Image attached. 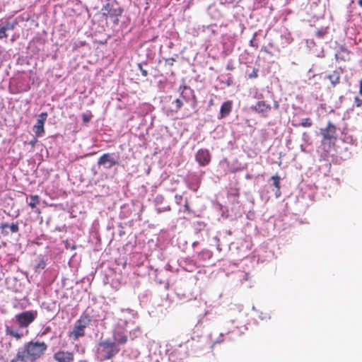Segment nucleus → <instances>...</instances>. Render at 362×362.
Returning <instances> with one entry per match:
<instances>
[{
  "mask_svg": "<svg viewBox=\"0 0 362 362\" xmlns=\"http://www.w3.org/2000/svg\"><path fill=\"white\" fill-rule=\"evenodd\" d=\"M79 362H87V361H79Z\"/></svg>",
  "mask_w": 362,
  "mask_h": 362,
  "instance_id": "nucleus-40",
  "label": "nucleus"
},
{
  "mask_svg": "<svg viewBox=\"0 0 362 362\" xmlns=\"http://www.w3.org/2000/svg\"><path fill=\"white\" fill-rule=\"evenodd\" d=\"M273 180V185L276 189H281L280 177L278 175H274L271 177Z\"/></svg>",
  "mask_w": 362,
  "mask_h": 362,
  "instance_id": "nucleus-20",
  "label": "nucleus"
},
{
  "mask_svg": "<svg viewBox=\"0 0 362 362\" xmlns=\"http://www.w3.org/2000/svg\"><path fill=\"white\" fill-rule=\"evenodd\" d=\"M300 125L303 127H310L313 125L311 119L309 117L303 119Z\"/></svg>",
  "mask_w": 362,
  "mask_h": 362,
  "instance_id": "nucleus-22",
  "label": "nucleus"
},
{
  "mask_svg": "<svg viewBox=\"0 0 362 362\" xmlns=\"http://www.w3.org/2000/svg\"><path fill=\"white\" fill-rule=\"evenodd\" d=\"M320 134L322 146H327L329 149L334 146L337 139V127L332 122L329 121L325 128L320 129Z\"/></svg>",
  "mask_w": 362,
  "mask_h": 362,
  "instance_id": "nucleus-5",
  "label": "nucleus"
},
{
  "mask_svg": "<svg viewBox=\"0 0 362 362\" xmlns=\"http://www.w3.org/2000/svg\"><path fill=\"white\" fill-rule=\"evenodd\" d=\"M354 105L356 107H360L362 105V99L359 98L358 96L354 98Z\"/></svg>",
  "mask_w": 362,
  "mask_h": 362,
  "instance_id": "nucleus-24",
  "label": "nucleus"
},
{
  "mask_svg": "<svg viewBox=\"0 0 362 362\" xmlns=\"http://www.w3.org/2000/svg\"><path fill=\"white\" fill-rule=\"evenodd\" d=\"M40 202V197L35 194V195H30V202H27L28 206L31 207L32 209H35L37 205H38Z\"/></svg>",
  "mask_w": 362,
  "mask_h": 362,
  "instance_id": "nucleus-18",
  "label": "nucleus"
},
{
  "mask_svg": "<svg viewBox=\"0 0 362 362\" xmlns=\"http://www.w3.org/2000/svg\"><path fill=\"white\" fill-rule=\"evenodd\" d=\"M257 72H258V70L256 69H254L252 72L250 74H249V78H257L258 76Z\"/></svg>",
  "mask_w": 362,
  "mask_h": 362,
  "instance_id": "nucleus-29",
  "label": "nucleus"
},
{
  "mask_svg": "<svg viewBox=\"0 0 362 362\" xmlns=\"http://www.w3.org/2000/svg\"><path fill=\"white\" fill-rule=\"evenodd\" d=\"M359 93H360L361 95H362V79L360 81Z\"/></svg>",
  "mask_w": 362,
  "mask_h": 362,
  "instance_id": "nucleus-35",
  "label": "nucleus"
},
{
  "mask_svg": "<svg viewBox=\"0 0 362 362\" xmlns=\"http://www.w3.org/2000/svg\"><path fill=\"white\" fill-rule=\"evenodd\" d=\"M47 347L45 341H28L18 350L10 362H35L45 355Z\"/></svg>",
  "mask_w": 362,
  "mask_h": 362,
  "instance_id": "nucleus-1",
  "label": "nucleus"
},
{
  "mask_svg": "<svg viewBox=\"0 0 362 362\" xmlns=\"http://www.w3.org/2000/svg\"><path fill=\"white\" fill-rule=\"evenodd\" d=\"M37 310H27L15 315V320L18 325V327H14L11 325L5 326L6 335L9 336L16 340L21 339L25 335L28 333L27 330L25 333L22 332V329H27L37 318Z\"/></svg>",
  "mask_w": 362,
  "mask_h": 362,
  "instance_id": "nucleus-2",
  "label": "nucleus"
},
{
  "mask_svg": "<svg viewBox=\"0 0 362 362\" xmlns=\"http://www.w3.org/2000/svg\"><path fill=\"white\" fill-rule=\"evenodd\" d=\"M53 358L56 362H74V354L71 351L65 350H59L53 355Z\"/></svg>",
  "mask_w": 362,
  "mask_h": 362,
  "instance_id": "nucleus-8",
  "label": "nucleus"
},
{
  "mask_svg": "<svg viewBox=\"0 0 362 362\" xmlns=\"http://www.w3.org/2000/svg\"><path fill=\"white\" fill-rule=\"evenodd\" d=\"M99 165H103L105 168L110 169L112 166L117 164V161L112 157L110 153H104L100 157L98 161Z\"/></svg>",
  "mask_w": 362,
  "mask_h": 362,
  "instance_id": "nucleus-11",
  "label": "nucleus"
},
{
  "mask_svg": "<svg viewBox=\"0 0 362 362\" xmlns=\"http://www.w3.org/2000/svg\"><path fill=\"white\" fill-rule=\"evenodd\" d=\"M7 28L5 27H3L0 29V39H3L7 37V35L6 33Z\"/></svg>",
  "mask_w": 362,
  "mask_h": 362,
  "instance_id": "nucleus-25",
  "label": "nucleus"
},
{
  "mask_svg": "<svg viewBox=\"0 0 362 362\" xmlns=\"http://www.w3.org/2000/svg\"><path fill=\"white\" fill-rule=\"evenodd\" d=\"M174 62V58H168L165 59V64H168L169 66H173Z\"/></svg>",
  "mask_w": 362,
  "mask_h": 362,
  "instance_id": "nucleus-32",
  "label": "nucleus"
},
{
  "mask_svg": "<svg viewBox=\"0 0 362 362\" xmlns=\"http://www.w3.org/2000/svg\"><path fill=\"white\" fill-rule=\"evenodd\" d=\"M91 322V317L88 314H83L76 320L73 329L68 333L69 338L72 341H77L86 335V329Z\"/></svg>",
  "mask_w": 362,
  "mask_h": 362,
  "instance_id": "nucleus-4",
  "label": "nucleus"
},
{
  "mask_svg": "<svg viewBox=\"0 0 362 362\" xmlns=\"http://www.w3.org/2000/svg\"><path fill=\"white\" fill-rule=\"evenodd\" d=\"M35 212H37V214H40V210L39 209H37Z\"/></svg>",
  "mask_w": 362,
  "mask_h": 362,
  "instance_id": "nucleus-38",
  "label": "nucleus"
},
{
  "mask_svg": "<svg viewBox=\"0 0 362 362\" xmlns=\"http://www.w3.org/2000/svg\"><path fill=\"white\" fill-rule=\"evenodd\" d=\"M178 91L180 92V96L186 101L189 100V96H192L194 105H196L197 98L194 95V90L189 86H187L185 84L181 85L178 88Z\"/></svg>",
  "mask_w": 362,
  "mask_h": 362,
  "instance_id": "nucleus-12",
  "label": "nucleus"
},
{
  "mask_svg": "<svg viewBox=\"0 0 362 362\" xmlns=\"http://www.w3.org/2000/svg\"><path fill=\"white\" fill-rule=\"evenodd\" d=\"M358 5L362 8V0H358Z\"/></svg>",
  "mask_w": 362,
  "mask_h": 362,
  "instance_id": "nucleus-37",
  "label": "nucleus"
},
{
  "mask_svg": "<svg viewBox=\"0 0 362 362\" xmlns=\"http://www.w3.org/2000/svg\"><path fill=\"white\" fill-rule=\"evenodd\" d=\"M276 197H279L281 196V190L280 189H276V191L275 192Z\"/></svg>",
  "mask_w": 362,
  "mask_h": 362,
  "instance_id": "nucleus-34",
  "label": "nucleus"
},
{
  "mask_svg": "<svg viewBox=\"0 0 362 362\" xmlns=\"http://www.w3.org/2000/svg\"><path fill=\"white\" fill-rule=\"evenodd\" d=\"M47 117V112H42L39 115V118L37 119L36 124L33 126V131L35 132V134L36 137H39L42 136V134L45 133V122Z\"/></svg>",
  "mask_w": 362,
  "mask_h": 362,
  "instance_id": "nucleus-10",
  "label": "nucleus"
},
{
  "mask_svg": "<svg viewBox=\"0 0 362 362\" xmlns=\"http://www.w3.org/2000/svg\"><path fill=\"white\" fill-rule=\"evenodd\" d=\"M195 158L200 166H206L211 162V154L208 149L202 148L196 153Z\"/></svg>",
  "mask_w": 362,
  "mask_h": 362,
  "instance_id": "nucleus-9",
  "label": "nucleus"
},
{
  "mask_svg": "<svg viewBox=\"0 0 362 362\" xmlns=\"http://www.w3.org/2000/svg\"><path fill=\"white\" fill-rule=\"evenodd\" d=\"M64 244H65V247L67 250H74L76 248V245L73 240H66L64 242Z\"/></svg>",
  "mask_w": 362,
  "mask_h": 362,
  "instance_id": "nucleus-21",
  "label": "nucleus"
},
{
  "mask_svg": "<svg viewBox=\"0 0 362 362\" xmlns=\"http://www.w3.org/2000/svg\"><path fill=\"white\" fill-rule=\"evenodd\" d=\"M10 228L11 233H15L19 230V226L18 223H13L9 225L8 223H1L0 225V229L1 230V233L4 235H8V232L6 230L7 228Z\"/></svg>",
  "mask_w": 362,
  "mask_h": 362,
  "instance_id": "nucleus-15",
  "label": "nucleus"
},
{
  "mask_svg": "<svg viewBox=\"0 0 362 362\" xmlns=\"http://www.w3.org/2000/svg\"><path fill=\"white\" fill-rule=\"evenodd\" d=\"M92 117H93V115L91 113L83 114L82 119H83V124H88L90 121Z\"/></svg>",
  "mask_w": 362,
  "mask_h": 362,
  "instance_id": "nucleus-23",
  "label": "nucleus"
},
{
  "mask_svg": "<svg viewBox=\"0 0 362 362\" xmlns=\"http://www.w3.org/2000/svg\"><path fill=\"white\" fill-rule=\"evenodd\" d=\"M251 109L257 113H264L269 112L272 107L269 104L266 103L265 101L260 100L252 106Z\"/></svg>",
  "mask_w": 362,
  "mask_h": 362,
  "instance_id": "nucleus-13",
  "label": "nucleus"
},
{
  "mask_svg": "<svg viewBox=\"0 0 362 362\" xmlns=\"http://www.w3.org/2000/svg\"><path fill=\"white\" fill-rule=\"evenodd\" d=\"M106 1H110V0H105Z\"/></svg>",
  "mask_w": 362,
  "mask_h": 362,
  "instance_id": "nucleus-41",
  "label": "nucleus"
},
{
  "mask_svg": "<svg viewBox=\"0 0 362 362\" xmlns=\"http://www.w3.org/2000/svg\"><path fill=\"white\" fill-rule=\"evenodd\" d=\"M209 106H211V105H214V100H213V99H211V100H209Z\"/></svg>",
  "mask_w": 362,
  "mask_h": 362,
  "instance_id": "nucleus-36",
  "label": "nucleus"
},
{
  "mask_svg": "<svg viewBox=\"0 0 362 362\" xmlns=\"http://www.w3.org/2000/svg\"><path fill=\"white\" fill-rule=\"evenodd\" d=\"M335 57L337 59L343 62L349 61L350 59V52L344 47H341L336 53Z\"/></svg>",
  "mask_w": 362,
  "mask_h": 362,
  "instance_id": "nucleus-16",
  "label": "nucleus"
},
{
  "mask_svg": "<svg viewBox=\"0 0 362 362\" xmlns=\"http://www.w3.org/2000/svg\"><path fill=\"white\" fill-rule=\"evenodd\" d=\"M120 351V348L110 338L99 341L96 356L99 361H105L112 358Z\"/></svg>",
  "mask_w": 362,
  "mask_h": 362,
  "instance_id": "nucleus-3",
  "label": "nucleus"
},
{
  "mask_svg": "<svg viewBox=\"0 0 362 362\" xmlns=\"http://www.w3.org/2000/svg\"><path fill=\"white\" fill-rule=\"evenodd\" d=\"M233 107V102L231 100H227L224 102L220 108V113L218 119H223L230 113Z\"/></svg>",
  "mask_w": 362,
  "mask_h": 362,
  "instance_id": "nucleus-14",
  "label": "nucleus"
},
{
  "mask_svg": "<svg viewBox=\"0 0 362 362\" xmlns=\"http://www.w3.org/2000/svg\"><path fill=\"white\" fill-rule=\"evenodd\" d=\"M173 104L175 105V110H174V111L175 112H177L178 110H180L182 108V107L183 106L182 101L180 99H179V98L175 99L173 102Z\"/></svg>",
  "mask_w": 362,
  "mask_h": 362,
  "instance_id": "nucleus-19",
  "label": "nucleus"
},
{
  "mask_svg": "<svg viewBox=\"0 0 362 362\" xmlns=\"http://www.w3.org/2000/svg\"><path fill=\"white\" fill-rule=\"evenodd\" d=\"M103 16L106 19L110 18L115 24L119 22V17L122 16L123 9L119 6L117 1L108 2L102 8Z\"/></svg>",
  "mask_w": 362,
  "mask_h": 362,
  "instance_id": "nucleus-6",
  "label": "nucleus"
},
{
  "mask_svg": "<svg viewBox=\"0 0 362 362\" xmlns=\"http://www.w3.org/2000/svg\"><path fill=\"white\" fill-rule=\"evenodd\" d=\"M184 206L185 212H187V214H191L192 212V209L189 207V204L187 200L185 201Z\"/></svg>",
  "mask_w": 362,
  "mask_h": 362,
  "instance_id": "nucleus-26",
  "label": "nucleus"
},
{
  "mask_svg": "<svg viewBox=\"0 0 362 362\" xmlns=\"http://www.w3.org/2000/svg\"><path fill=\"white\" fill-rule=\"evenodd\" d=\"M326 33V31L324 30H319L316 32V35L319 37H322Z\"/></svg>",
  "mask_w": 362,
  "mask_h": 362,
  "instance_id": "nucleus-30",
  "label": "nucleus"
},
{
  "mask_svg": "<svg viewBox=\"0 0 362 362\" xmlns=\"http://www.w3.org/2000/svg\"><path fill=\"white\" fill-rule=\"evenodd\" d=\"M327 78L330 81L333 86H336L340 82V74L337 71H334L331 74L327 76Z\"/></svg>",
  "mask_w": 362,
  "mask_h": 362,
  "instance_id": "nucleus-17",
  "label": "nucleus"
},
{
  "mask_svg": "<svg viewBox=\"0 0 362 362\" xmlns=\"http://www.w3.org/2000/svg\"><path fill=\"white\" fill-rule=\"evenodd\" d=\"M278 107H279V105H278L277 103H276V104H275V107H276V108H278Z\"/></svg>",
  "mask_w": 362,
  "mask_h": 362,
  "instance_id": "nucleus-39",
  "label": "nucleus"
},
{
  "mask_svg": "<svg viewBox=\"0 0 362 362\" xmlns=\"http://www.w3.org/2000/svg\"><path fill=\"white\" fill-rule=\"evenodd\" d=\"M52 331V328L51 327L49 326H47L46 327L44 330L42 331V332L41 333V336H45L46 334H47L48 333H49L50 332Z\"/></svg>",
  "mask_w": 362,
  "mask_h": 362,
  "instance_id": "nucleus-28",
  "label": "nucleus"
},
{
  "mask_svg": "<svg viewBox=\"0 0 362 362\" xmlns=\"http://www.w3.org/2000/svg\"><path fill=\"white\" fill-rule=\"evenodd\" d=\"M45 262L42 260V261H41V262L38 264V265H37V268L44 269V268H45Z\"/></svg>",
  "mask_w": 362,
  "mask_h": 362,
  "instance_id": "nucleus-33",
  "label": "nucleus"
},
{
  "mask_svg": "<svg viewBox=\"0 0 362 362\" xmlns=\"http://www.w3.org/2000/svg\"><path fill=\"white\" fill-rule=\"evenodd\" d=\"M127 322L124 324L118 323L115 325L112 331V342L116 343L117 346L125 344L128 341L127 330L126 329Z\"/></svg>",
  "mask_w": 362,
  "mask_h": 362,
  "instance_id": "nucleus-7",
  "label": "nucleus"
},
{
  "mask_svg": "<svg viewBox=\"0 0 362 362\" xmlns=\"http://www.w3.org/2000/svg\"><path fill=\"white\" fill-rule=\"evenodd\" d=\"M139 69H140L141 74L143 76H148V71L143 69L142 65L141 64H138Z\"/></svg>",
  "mask_w": 362,
  "mask_h": 362,
  "instance_id": "nucleus-27",
  "label": "nucleus"
},
{
  "mask_svg": "<svg viewBox=\"0 0 362 362\" xmlns=\"http://www.w3.org/2000/svg\"><path fill=\"white\" fill-rule=\"evenodd\" d=\"M37 137H36V136L29 142V144L32 146V148H33L37 142Z\"/></svg>",
  "mask_w": 362,
  "mask_h": 362,
  "instance_id": "nucleus-31",
  "label": "nucleus"
}]
</instances>
